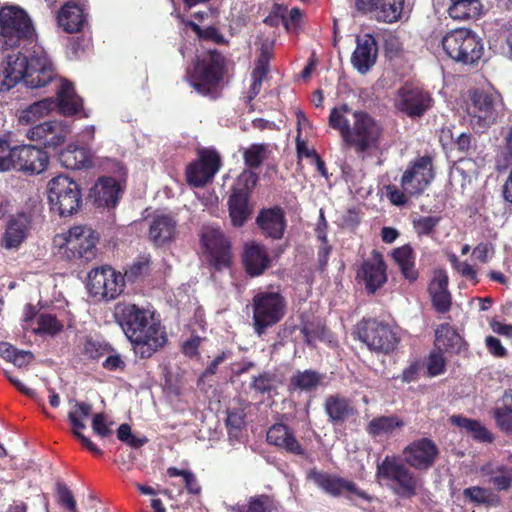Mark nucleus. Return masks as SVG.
<instances>
[{"instance_id":"13","label":"nucleus","mask_w":512,"mask_h":512,"mask_svg":"<svg viewBox=\"0 0 512 512\" xmlns=\"http://www.w3.org/2000/svg\"><path fill=\"white\" fill-rule=\"evenodd\" d=\"M99 234L91 227L78 225L71 227L62 247L66 258L70 261L83 260L90 262L97 256Z\"/></svg>"},{"instance_id":"63","label":"nucleus","mask_w":512,"mask_h":512,"mask_svg":"<svg viewBox=\"0 0 512 512\" xmlns=\"http://www.w3.org/2000/svg\"><path fill=\"white\" fill-rule=\"evenodd\" d=\"M446 360L443 357V351H433L430 353L427 362V372L429 376H437L444 373Z\"/></svg>"},{"instance_id":"55","label":"nucleus","mask_w":512,"mask_h":512,"mask_svg":"<svg viewBox=\"0 0 512 512\" xmlns=\"http://www.w3.org/2000/svg\"><path fill=\"white\" fill-rule=\"evenodd\" d=\"M246 413L244 408H232L227 410L226 427L231 435L234 431H241L246 425Z\"/></svg>"},{"instance_id":"4","label":"nucleus","mask_w":512,"mask_h":512,"mask_svg":"<svg viewBox=\"0 0 512 512\" xmlns=\"http://www.w3.org/2000/svg\"><path fill=\"white\" fill-rule=\"evenodd\" d=\"M226 74V57L218 50H209L192 61L186 70V80L201 96L217 99Z\"/></svg>"},{"instance_id":"1","label":"nucleus","mask_w":512,"mask_h":512,"mask_svg":"<svg viewBox=\"0 0 512 512\" xmlns=\"http://www.w3.org/2000/svg\"><path fill=\"white\" fill-rule=\"evenodd\" d=\"M329 127L339 132L343 143L364 159L379 149L384 129L379 120L365 110H353L344 103L333 107Z\"/></svg>"},{"instance_id":"56","label":"nucleus","mask_w":512,"mask_h":512,"mask_svg":"<svg viewBox=\"0 0 512 512\" xmlns=\"http://www.w3.org/2000/svg\"><path fill=\"white\" fill-rule=\"evenodd\" d=\"M254 169L244 170L238 177L237 184L232 188V191L246 192L251 196L252 189L256 187L259 176Z\"/></svg>"},{"instance_id":"21","label":"nucleus","mask_w":512,"mask_h":512,"mask_svg":"<svg viewBox=\"0 0 512 512\" xmlns=\"http://www.w3.org/2000/svg\"><path fill=\"white\" fill-rule=\"evenodd\" d=\"M311 478L314 483L332 496H339L347 493L346 497L351 499V495L370 501L371 497L367 492L359 489L357 485L345 478L330 475L325 472H313Z\"/></svg>"},{"instance_id":"43","label":"nucleus","mask_w":512,"mask_h":512,"mask_svg":"<svg viewBox=\"0 0 512 512\" xmlns=\"http://www.w3.org/2000/svg\"><path fill=\"white\" fill-rule=\"evenodd\" d=\"M250 388L255 391V393L261 395L276 392L278 388L277 375L270 371H263L257 376L252 377Z\"/></svg>"},{"instance_id":"11","label":"nucleus","mask_w":512,"mask_h":512,"mask_svg":"<svg viewBox=\"0 0 512 512\" xmlns=\"http://www.w3.org/2000/svg\"><path fill=\"white\" fill-rule=\"evenodd\" d=\"M48 200L51 211L61 217L71 216L82 206V191L80 185L72 178L58 175L48 184Z\"/></svg>"},{"instance_id":"58","label":"nucleus","mask_w":512,"mask_h":512,"mask_svg":"<svg viewBox=\"0 0 512 512\" xmlns=\"http://www.w3.org/2000/svg\"><path fill=\"white\" fill-rule=\"evenodd\" d=\"M449 261L452 267L464 278L470 280L473 285H477L479 283V278L477 276V271L474 269L472 265L467 262L459 261L458 257L455 254L449 256Z\"/></svg>"},{"instance_id":"24","label":"nucleus","mask_w":512,"mask_h":512,"mask_svg":"<svg viewBox=\"0 0 512 512\" xmlns=\"http://www.w3.org/2000/svg\"><path fill=\"white\" fill-rule=\"evenodd\" d=\"M121 193L120 182L110 176L100 177L92 186L89 198L98 207H115Z\"/></svg>"},{"instance_id":"50","label":"nucleus","mask_w":512,"mask_h":512,"mask_svg":"<svg viewBox=\"0 0 512 512\" xmlns=\"http://www.w3.org/2000/svg\"><path fill=\"white\" fill-rule=\"evenodd\" d=\"M151 260L148 256H139L128 266L124 273V280L135 283L150 272Z\"/></svg>"},{"instance_id":"48","label":"nucleus","mask_w":512,"mask_h":512,"mask_svg":"<svg viewBox=\"0 0 512 512\" xmlns=\"http://www.w3.org/2000/svg\"><path fill=\"white\" fill-rule=\"evenodd\" d=\"M489 475V484L496 491H508L512 486V472L506 466L500 465L487 473Z\"/></svg>"},{"instance_id":"52","label":"nucleus","mask_w":512,"mask_h":512,"mask_svg":"<svg viewBox=\"0 0 512 512\" xmlns=\"http://www.w3.org/2000/svg\"><path fill=\"white\" fill-rule=\"evenodd\" d=\"M440 221V216H419L413 219L412 225L418 237H431L435 234Z\"/></svg>"},{"instance_id":"18","label":"nucleus","mask_w":512,"mask_h":512,"mask_svg":"<svg viewBox=\"0 0 512 512\" xmlns=\"http://www.w3.org/2000/svg\"><path fill=\"white\" fill-rule=\"evenodd\" d=\"M12 170L26 175H38L44 172L49 164V156L43 149L24 144L14 146Z\"/></svg>"},{"instance_id":"15","label":"nucleus","mask_w":512,"mask_h":512,"mask_svg":"<svg viewBox=\"0 0 512 512\" xmlns=\"http://www.w3.org/2000/svg\"><path fill=\"white\" fill-rule=\"evenodd\" d=\"M434 105L431 93L414 83H405L396 93L395 108L411 119L422 118Z\"/></svg>"},{"instance_id":"44","label":"nucleus","mask_w":512,"mask_h":512,"mask_svg":"<svg viewBox=\"0 0 512 512\" xmlns=\"http://www.w3.org/2000/svg\"><path fill=\"white\" fill-rule=\"evenodd\" d=\"M115 349L105 341H100L91 336H87L82 347V354L86 359L98 360L105 354L114 352Z\"/></svg>"},{"instance_id":"47","label":"nucleus","mask_w":512,"mask_h":512,"mask_svg":"<svg viewBox=\"0 0 512 512\" xmlns=\"http://www.w3.org/2000/svg\"><path fill=\"white\" fill-rule=\"evenodd\" d=\"M274 506L273 499L265 494L250 497L246 505H238L235 512H272Z\"/></svg>"},{"instance_id":"10","label":"nucleus","mask_w":512,"mask_h":512,"mask_svg":"<svg viewBox=\"0 0 512 512\" xmlns=\"http://www.w3.org/2000/svg\"><path fill=\"white\" fill-rule=\"evenodd\" d=\"M445 53L454 61L465 65L478 62L484 53L482 40L470 29L459 28L442 38Z\"/></svg>"},{"instance_id":"64","label":"nucleus","mask_w":512,"mask_h":512,"mask_svg":"<svg viewBox=\"0 0 512 512\" xmlns=\"http://www.w3.org/2000/svg\"><path fill=\"white\" fill-rule=\"evenodd\" d=\"M50 127V120L36 124L27 130L26 137L30 141L36 142L44 147V144L47 140V132H49Z\"/></svg>"},{"instance_id":"46","label":"nucleus","mask_w":512,"mask_h":512,"mask_svg":"<svg viewBox=\"0 0 512 512\" xmlns=\"http://www.w3.org/2000/svg\"><path fill=\"white\" fill-rule=\"evenodd\" d=\"M51 127L47 132V140L44 144V148L55 149L62 145L69 132V126L62 121L50 120Z\"/></svg>"},{"instance_id":"27","label":"nucleus","mask_w":512,"mask_h":512,"mask_svg":"<svg viewBox=\"0 0 512 512\" xmlns=\"http://www.w3.org/2000/svg\"><path fill=\"white\" fill-rule=\"evenodd\" d=\"M267 442L285 450L287 453L297 456L305 455V450L296 439L293 431L283 423H276L269 428Z\"/></svg>"},{"instance_id":"9","label":"nucleus","mask_w":512,"mask_h":512,"mask_svg":"<svg viewBox=\"0 0 512 512\" xmlns=\"http://www.w3.org/2000/svg\"><path fill=\"white\" fill-rule=\"evenodd\" d=\"M354 336L375 353L388 355L398 346L400 338L392 327L376 318H363L355 326Z\"/></svg>"},{"instance_id":"19","label":"nucleus","mask_w":512,"mask_h":512,"mask_svg":"<svg viewBox=\"0 0 512 512\" xmlns=\"http://www.w3.org/2000/svg\"><path fill=\"white\" fill-rule=\"evenodd\" d=\"M404 462L411 468L427 471L434 466L439 449L430 438H420L412 441L402 451Z\"/></svg>"},{"instance_id":"20","label":"nucleus","mask_w":512,"mask_h":512,"mask_svg":"<svg viewBox=\"0 0 512 512\" xmlns=\"http://www.w3.org/2000/svg\"><path fill=\"white\" fill-rule=\"evenodd\" d=\"M261 235L272 240H281L287 229L286 212L283 207L275 205L262 208L255 219Z\"/></svg>"},{"instance_id":"7","label":"nucleus","mask_w":512,"mask_h":512,"mask_svg":"<svg viewBox=\"0 0 512 512\" xmlns=\"http://www.w3.org/2000/svg\"><path fill=\"white\" fill-rule=\"evenodd\" d=\"M35 30L28 14L16 6L0 10V49L8 50L32 43Z\"/></svg>"},{"instance_id":"23","label":"nucleus","mask_w":512,"mask_h":512,"mask_svg":"<svg viewBox=\"0 0 512 512\" xmlns=\"http://www.w3.org/2000/svg\"><path fill=\"white\" fill-rule=\"evenodd\" d=\"M378 44L372 34L357 37L356 48L351 56L352 66L360 73L366 74L376 64Z\"/></svg>"},{"instance_id":"14","label":"nucleus","mask_w":512,"mask_h":512,"mask_svg":"<svg viewBox=\"0 0 512 512\" xmlns=\"http://www.w3.org/2000/svg\"><path fill=\"white\" fill-rule=\"evenodd\" d=\"M200 243L213 269L221 271L231 267V242L219 227L204 226L200 233Z\"/></svg>"},{"instance_id":"45","label":"nucleus","mask_w":512,"mask_h":512,"mask_svg":"<svg viewBox=\"0 0 512 512\" xmlns=\"http://www.w3.org/2000/svg\"><path fill=\"white\" fill-rule=\"evenodd\" d=\"M54 104L55 102L51 98H46L33 103L21 112L19 122L22 124L35 122L40 116L48 113Z\"/></svg>"},{"instance_id":"2","label":"nucleus","mask_w":512,"mask_h":512,"mask_svg":"<svg viewBox=\"0 0 512 512\" xmlns=\"http://www.w3.org/2000/svg\"><path fill=\"white\" fill-rule=\"evenodd\" d=\"M23 75L21 81L30 89H41L54 85L57 95V106L64 116L78 114L83 108L82 99L76 94L74 86L65 79H58L54 64L47 54L37 48L23 53L20 51Z\"/></svg>"},{"instance_id":"16","label":"nucleus","mask_w":512,"mask_h":512,"mask_svg":"<svg viewBox=\"0 0 512 512\" xmlns=\"http://www.w3.org/2000/svg\"><path fill=\"white\" fill-rule=\"evenodd\" d=\"M435 178L433 157L424 155L411 161L403 172L400 185L411 197L422 195Z\"/></svg>"},{"instance_id":"62","label":"nucleus","mask_w":512,"mask_h":512,"mask_svg":"<svg viewBox=\"0 0 512 512\" xmlns=\"http://www.w3.org/2000/svg\"><path fill=\"white\" fill-rule=\"evenodd\" d=\"M434 310L439 314H445L452 307V295L450 291L429 295Z\"/></svg>"},{"instance_id":"49","label":"nucleus","mask_w":512,"mask_h":512,"mask_svg":"<svg viewBox=\"0 0 512 512\" xmlns=\"http://www.w3.org/2000/svg\"><path fill=\"white\" fill-rule=\"evenodd\" d=\"M267 146L263 143L250 145L243 152L244 164L249 169H258L267 158Z\"/></svg>"},{"instance_id":"37","label":"nucleus","mask_w":512,"mask_h":512,"mask_svg":"<svg viewBox=\"0 0 512 512\" xmlns=\"http://www.w3.org/2000/svg\"><path fill=\"white\" fill-rule=\"evenodd\" d=\"M461 336L448 323L440 324L435 330L434 345L439 351L459 352Z\"/></svg>"},{"instance_id":"39","label":"nucleus","mask_w":512,"mask_h":512,"mask_svg":"<svg viewBox=\"0 0 512 512\" xmlns=\"http://www.w3.org/2000/svg\"><path fill=\"white\" fill-rule=\"evenodd\" d=\"M322 379V374L311 369L297 371L291 376L288 389L289 391L311 392L317 389Z\"/></svg>"},{"instance_id":"29","label":"nucleus","mask_w":512,"mask_h":512,"mask_svg":"<svg viewBox=\"0 0 512 512\" xmlns=\"http://www.w3.org/2000/svg\"><path fill=\"white\" fill-rule=\"evenodd\" d=\"M324 411L328 421L333 425H341L357 414L352 401L344 395L334 394L325 399Z\"/></svg>"},{"instance_id":"61","label":"nucleus","mask_w":512,"mask_h":512,"mask_svg":"<svg viewBox=\"0 0 512 512\" xmlns=\"http://www.w3.org/2000/svg\"><path fill=\"white\" fill-rule=\"evenodd\" d=\"M496 426L505 434H512V412L503 407H496L492 411Z\"/></svg>"},{"instance_id":"54","label":"nucleus","mask_w":512,"mask_h":512,"mask_svg":"<svg viewBox=\"0 0 512 512\" xmlns=\"http://www.w3.org/2000/svg\"><path fill=\"white\" fill-rule=\"evenodd\" d=\"M55 489L58 504L69 512H78L76 500L69 487L64 482L57 481Z\"/></svg>"},{"instance_id":"8","label":"nucleus","mask_w":512,"mask_h":512,"mask_svg":"<svg viewBox=\"0 0 512 512\" xmlns=\"http://www.w3.org/2000/svg\"><path fill=\"white\" fill-rule=\"evenodd\" d=\"M470 100L467 113L470 116L471 125L481 132L490 128L504 115L503 98L495 90H475Z\"/></svg>"},{"instance_id":"12","label":"nucleus","mask_w":512,"mask_h":512,"mask_svg":"<svg viewBox=\"0 0 512 512\" xmlns=\"http://www.w3.org/2000/svg\"><path fill=\"white\" fill-rule=\"evenodd\" d=\"M126 283L121 272L110 265L94 267L88 272L86 288L88 294L97 301H113L125 289Z\"/></svg>"},{"instance_id":"31","label":"nucleus","mask_w":512,"mask_h":512,"mask_svg":"<svg viewBox=\"0 0 512 512\" xmlns=\"http://www.w3.org/2000/svg\"><path fill=\"white\" fill-rule=\"evenodd\" d=\"M250 198L251 196L246 192L231 191L227 204L233 227H242L252 214L253 207L250 204Z\"/></svg>"},{"instance_id":"38","label":"nucleus","mask_w":512,"mask_h":512,"mask_svg":"<svg viewBox=\"0 0 512 512\" xmlns=\"http://www.w3.org/2000/svg\"><path fill=\"white\" fill-rule=\"evenodd\" d=\"M405 426L403 419L396 415L379 416L373 418L367 425L366 431L372 437L390 435L395 430Z\"/></svg>"},{"instance_id":"59","label":"nucleus","mask_w":512,"mask_h":512,"mask_svg":"<svg viewBox=\"0 0 512 512\" xmlns=\"http://www.w3.org/2000/svg\"><path fill=\"white\" fill-rule=\"evenodd\" d=\"M117 438L121 442L135 449L142 447L147 442L146 438L136 437L132 433L131 426L127 423H123L119 426L117 430Z\"/></svg>"},{"instance_id":"57","label":"nucleus","mask_w":512,"mask_h":512,"mask_svg":"<svg viewBox=\"0 0 512 512\" xmlns=\"http://www.w3.org/2000/svg\"><path fill=\"white\" fill-rule=\"evenodd\" d=\"M449 277L445 269L439 268L435 269L433 272L432 279L428 284V294H436L439 292L449 291Z\"/></svg>"},{"instance_id":"35","label":"nucleus","mask_w":512,"mask_h":512,"mask_svg":"<svg viewBox=\"0 0 512 512\" xmlns=\"http://www.w3.org/2000/svg\"><path fill=\"white\" fill-rule=\"evenodd\" d=\"M449 421L451 424L467 432L476 442L491 444L495 440L493 433L479 420L462 415H452Z\"/></svg>"},{"instance_id":"40","label":"nucleus","mask_w":512,"mask_h":512,"mask_svg":"<svg viewBox=\"0 0 512 512\" xmlns=\"http://www.w3.org/2000/svg\"><path fill=\"white\" fill-rule=\"evenodd\" d=\"M466 502L474 506H496L500 503V498L490 488L481 486H471L465 488L462 492Z\"/></svg>"},{"instance_id":"51","label":"nucleus","mask_w":512,"mask_h":512,"mask_svg":"<svg viewBox=\"0 0 512 512\" xmlns=\"http://www.w3.org/2000/svg\"><path fill=\"white\" fill-rule=\"evenodd\" d=\"M37 328L34 329L36 334L54 336L63 330V324L55 315L42 313L37 318Z\"/></svg>"},{"instance_id":"41","label":"nucleus","mask_w":512,"mask_h":512,"mask_svg":"<svg viewBox=\"0 0 512 512\" xmlns=\"http://www.w3.org/2000/svg\"><path fill=\"white\" fill-rule=\"evenodd\" d=\"M448 14L456 20L477 18L480 15V0H451Z\"/></svg>"},{"instance_id":"3","label":"nucleus","mask_w":512,"mask_h":512,"mask_svg":"<svg viewBox=\"0 0 512 512\" xmlns=\"http://www.w3.org/2000/svg\"><path fill=\"white\" fill-rule=\"evenodd\" d=\"M114 317L140 358L148 359L166 345L165 328L149 309L132 303H118Z\"/></svg>"},{"instance_id":"53","label":"nucleus","mask_w":512,"mask_h":512,"mask_svg":"<svg viewBox=\"0 0 512 512\" xmlns=\"http://www.w3.org/2000/svg\"><path fill=\"white\" fill-rule=\"evenodd\" d=\"M300 331L304 336V342L309 347H315V340L324 339L327 329L320 322L307 321L301 325Z\"/></svg>"},{"instance_id":"33","label":"nucleus","mask_w":512,"mask_h":512,"mask_svg":"<svg viewBox=\"0 0 512 512\" xmlns=\"http://www.w3.org/2000/svg\"><path fill=\"white\" fill-rule=\"evenodd\" d=\"M57 23L66 33H78L86 23V17L83 9L79 5L69 1L59 10L57 14Z\"/></svg>"},{"instance_id":"17","label":"nucleus","mask_w":512,"mask_h":512,"mask_svg":"<svg viewBox=\"0 0 512 512\" xmlns=\"http://www.w3.org/2000/svg\"><path fill=\"white\" fill-rule=\"evenodd\" d=\"M221 165V157L216 150L199 149L197 160L189 163L186 167V181L192 187H204L212 182Z\"/></svg>"},{"instance_id":"22","label":"nucleus","mask_w":512,"mask_h":512,"mask_svg":"<svg viewBox=\"0 0 512 512\" xmlns=\"http://www.w3.org/2000/svg\"><path fill=\"white\" fill-rule=\"evenodd\" d=\"M387 265L381 253L373 251V258L364 260L357 272V278L365 284L369 294H374L387 281Z\"/></svg>"},{"instance_id":"28","label":"nucleus","mask_w":512,"mask_h":512,"mask_svg":"<svg viewBox=\"0 0 512 512\" xmlns=\"http://www.w3.org/2000/svg\"><path fill=\"white\" fill-rule=\"evenodd\" d=\"M31 228L29 216L18 213L12 216L6 226L2 246L6 249H17L27 238Z\"/></svg>"},{"instance_id":"34","label":"nucleus","mask_w":512,"mask_h":512,"mask_svg":"<svg viewBox=\"0 0 512 512\" xmlns=\"http://www.w3.org/2000/svg\"><path fill=\"white\" fill-rule=\"evenodd\" d=\"M20 51L17 54H8L0 63V92H6L15 87L23 75Z\"/></svg>"},{"instance_id":"60","label":"nucleus","mask_w":512,"mask_h":512,"mask_svg":"<svg viewBox=\"0 0 512 512\" xmlns=\"http://www.w3.org/2000/svg\"><path fill=\"white\" fill-rule=\"evenodd\" d=\"M462 158L471 155L476 150V139L470 132L458 133L457 145L454 147Z\"/></svg>"},{"instance_id":"6","label":"nucleus","mask_w":512,"mask_h":512,"mask_svg":"<svg viewBox=\"0 0 512 512\" xmlns=\"http://www.w3.org/2000/svg\"><path fill=\"white\" fill-rule=\"evenodd\" d=\"M376 478L384 481L392 493L401 499H412L422 487V479L394 455H386L377 463Z\"/></svg>"},{"instance_id":"42","label":"nucleus","mask_w":512,"mask_h":512,"mask_svg":"<svg viewBox=\"0 0 512 512\" xmlns=\"http://www.w3.org/2000/svg\"><path fill=\"white\" fill-rule=\"evenodd\" d=\"M405 0H380L374 11L378 21L395 23L401 19Z\"/></svg>"},{"instance_id":"30","label":"nucleus","mask_w":512,"mask_h":512,"mask_svg":"<svg viewBox=\"0 0 512 512\" xmlns=\"http://www.w3.org/2000/svg\"><path fill=\"white\" fill-rule=\"evenodd\" d=\"M391 258L397 265L402 277L410 284L419 278V271L416 268V253L410 244L394 248Z\"/></svg>"},{"instance_id":"26","label":"nucleus","mask_w":512,"mask_h":512,"mask_svg":"<svg viewBox=\"0 0 512 512\" xmlns=\"http://www.w3.org/2000/svg\"><path fill=\"white\" fill-rule=\"evenodd\" d=\"M242 263L249 276L262 275L270 265V258L265 246L255 242L245 244Z\"/></svg>"},{"instance_id":"32","label":"nucleus","mask_w":512,"mask_h":512,"mask_svg":"<svg viewBox=\"0 0 512 512\" xmlns=\"http://www.w3.org/2000/svg\"><path fill=\"white\" fill-rule=\"evenodd\" d=\"M177 222L170 215H155L150 224L149 238L156 246L170 243L176 235Z\"/></svg>"},{"instance_id":"25","label":"nucleus","mask_w":512,"mask_h":512,"mask_svg":"<svg viewBox=\"0 0 512 512\" xmlns=\"http://www.w3.org/2000/svg\"><path fill=\"white\" fill-rule=\"evenodd\" d=\"M69 403H74L73 409L68 413V419L73 427L74 435L91 453L96 456H102V450H100L88 437L80 432L81 429L86 427L85 423L81 419H85L90 416L92 412V404L80 402L74 399H70Z\"/></svg>"},{"instance_id":"36","label":"nucleus","mask_w":512,"mask_h":512,"mask_svg":"<svg viewBox=\"0 0 512 512\" xmlns=\"http://www.w3.org/2000/svg\"><path fill=\"white\" fill-rule=\"evenodd\" d=\"M59 162L67 169L78 170L91 166V159L86 148L77 145H68L60 151Z\"/></svg>"},{"instance_id":"5","label":"nucleus","mask_w":512,"mask_h":512,"mask_svg":"<svg viewBox=\"0 0 512 512\" xmlns=\"http://www.w3.org/2000/svg\"><path fill=\"white\" fill-rule=\"evenodd\" d=\"M251 308L253 331L262 336L285 318L288 303L280 289L270 287L253 295Z\"/></svg>"}]
</instances>
